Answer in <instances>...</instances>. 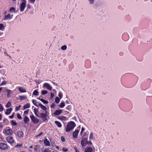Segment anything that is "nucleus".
I'll list each match as a JSON object with an SVG mask.
<instances>
[{"mask_svg":"<svg viewBox=\"0 0 152 152\" xmlns=\"http://www.w3.org/2000/svg\"><path fill=\"white\" fill-rule=\"evenodd\" d=\"M75 126V122L73 121L69 122L67 124L66 128V132H69L72 130Z\"/></svg>","mask_w":152,"mask_h":152,"instance_id":"obj_1","label":"nucleus"},{"mask_svg":"<svg viewBox=\"0 0 152 152\" xmlns=\"http://www.w3.org/2000/svg\"><path fill=\"white\" fill-rule=\"evenodd\" d=\"M3 133L7 135H11L13 133V131L9 127H6L3 131Z\"/></svg>","mask_w":152,"mask_h":152,"instance_id":"obj_2","label":"nucleus"},{"mask_svg":"<svg viewBox=\"0 0 152 152\" xmlns=\"http://www.w3.org/2000/svg\"><path fill=\"white\" fill-rule=\"evenodd\" d=\"M47 111H46L45 113H41L39 114V116L38 117L41 118L44 122H45L48 119V116L47 114Z\"/></svg>","mask_w":152,"mask_h":152,"instance_id":"obj_3","label":"nucleus"},{"mask_svg":"<svg viewBox=\"0 0 152 152\" xmlns=\"http://www.w3.org/2000/svg\"><path fill=\"white\" fill-rule=\"evenodd\" d=\"M26 0H22L20 6V10L21 12H23L24 10V9L26 7Z\"/></svg>","mask_w":152,"mask_h":152,"instance_id":"obj_4","label":"nucleus"},{"mask_svg":"<svg viewBox=\"0 0 152 152\" xmlns=\"http://www.w3.org/2000/svg\"><path fill=\"white\" fill-rule=\"evenodd\" d=\"M30 118L34 124H37L39 122V120L35 117L34 115L30 116Z\"/></svg>","mask_w":152,"mask_h":152,"instance_id":"obj_5","label":"nucleus"},{"mask_svg":"<svg viewBox=\"0 0 152 152\" xmlns=\"http://www.w3.org/2000/svg\"><path fill=\"white\" fill-rule=\"evenodd\" d=\"M88 143L87 138H82L81 142V144L83 147L86 146Z\"/></svg>","mask_w":152,"mask_h":152,"instance_id":"obj_6","label":"nucleus"},{"mask_svg":"<svg viewBox=\"0 0 152 152\" xmlns=\"http://www.w3.org/2000/svg\"><path fill=\"white\" fill-rule=\"evenodd\" d=\"M8 147L7 145L5 143H0V148L2 150H6L8 149Z\"/></svg>","mask_w":152,"mask_h":152,"instance_id":"obj_7","label":"nucleus"},{"mask_svg":"<svg viewBox=\"0 0 152 152\" xmlns=\"http://www.w3.org/2000/svg\"><path fill=\"white\" fill-rule=\"evenodd\" d=\"M6 140L7 142L10 144L13 143L15 141L13 138L10 136L7 137L6 138Z\"/></svg>","mask_w":152,"mask_h":152,"instance_id":"obj_8","label":"nucleus"},{"mask_svg":"<svg viewBox=\"0 0 152 152\" xmlns=\"http://www.w3.org/2000/svg\"><path fill=\"white\" fill-rule=\"evenodd\" d=\"M43 87L45 88L46 89L49 90H51L52 88L51 86L47 83H44L43 85Z\"/></svg>","mask_w":152,"mask_h":152,"instance_id":"obj_9","label":"nucleus"},{"mask_svg":"<svg viewBox=\"0 0 152 152\" xmlns=\"http://www.w3.org/2000/svg\"><path fill=\"white\" fill-rule=\"evenodd\" d=\"M79 132V131L78 130H76L73 132V135L74 138H77V137Z\"/></svg>","mask_w":152,"mask_h":152,"instance_id":"obj_10","label":"nucleus"},{"mask_svg":"<svg viewBox=\"0 0 152 152\" xmlns=\"http://www.w3.org/2000/svg\"><path fill=\"white\" fill-rule=\"evenodd\" d=\"M6 92L7 93V96L8 97H10V95L12 93V91L8 89H7L5 90Z\"/></svg>","mask_w":152,"mask_h":152,"instance_id":"obj_11","label":"nucleus"},{"mask_svg":"<svg viewBox=\"0 0 152 152\" xmlns=\"http://www.w3.org/2000/svg\"><path fill=\"white\" fill-rule=\"evenodd\" d=\"M12 17L13 15H11L10 14H8L4 18V20H10L12 18Z\"/></svg>","mask_w":152,"mask_h":152,"instance_id":"obj_12","label":"nucleus"},{"mask_svg":"<svg viewBox=\"0 0 152 152\" xmlns=\"http://www.w3.org/2000/svg\"><path fill=\"white\" fill-rule=\"evenodd\" d=\"M93 151V150L92 147H88L85 149L84 152H92Z\"/></svg>","mask_w":152,"mask_h":152,"instance_id":"obj_13","label":"nucleus"},{"mask_svg":"<svg viewBox=\"0 0 152 152\" xmlns=\"http://www.w3.org/2000/svg\"><path fill=\"white\" fill-rule=\"evenodd\" d=\"M62 110H57L55 111L54 114L55 115H58L62 112Z\"/></svg>","mask_w":152,"mask_h":152,"instance_id":"obj_14","label":"nucleus"},{"mask_svg":"<svg viewBox=\"0 0 152 152\" xmlns=\"http://www.w3.org/2000/svg\"><path fill=\"white\" fill-rule=\"evenodd\" d=\"M17 135L20 138L23 137V133L22 131L18 132L17 133Z\"/></svg>","mask_w":152,"mask_h":152,"instance_id":"obj_15","label":"nucleus"},{"mask_svg":"<svg viewBox=\"0 0 152 152\" xmlns=\"http://www.w3.org/2000/svg\"><path fill=\"white\" fill-rule=\"evenodd\" d=\"M38 106H39L42 110H45V111H47L46 110H47V108L46 106L43 105L41 103H39L38 104Z\"/></svg>","mask_w":152,"mask_h":152,"instance_id":"obj_16","label":"nucleus"},{"mask_svg":"<svg viewBox=\"0 0 152 152\" xmlns=\"http://www.w3.org/2000/svg\"><path fill=\"white\" fill-rule=\"evenodd\" d=\"M23 121L25 124H27L28 123L30 120L27 116H25L24 118Z\"/></svg>","mask_w":152,"mask_h":152,"instance_id":"obj_17","label":"nucleus"},{"mask_svg":"<svg viewBox=\"0 0 152 152\" xmlns=\"http://www.w3.org/2000/svg\"><path fill=\"white\" fill-rule=\"evenodd\" d=\"M18 89L19 91L20 92L24 93L26 92V89L22 87H19Z\"/></svg>","mask_w":152,"mask_h":152,"instance_id":"obj_18","label":"nucleus"},{"mask_svg":"<svg viewBox=\"0 0 152 152\" xmlns=\"http://www.w3.org/2000/svg\"><path fill=\"white\" fill-rule=\"evenodd\" d=\"M58 118L61 121H65L66 120L67 118L64 116H59Z\"/></svg>","mask_w":152,"mask_h":152,"instance_id":"obj_19","label":"nucleus"},{"mask_svg":"<svg viewBox=\"0 0 152 152\" xmlns=\"http://www.w3.org/2000/svg\"><path fill=\"white\" fill-rule=\"evenodd\" d=\"M44 143L46 146H50V145L49 141L47 139H46L44 140Z\"/></svg>","mask_w":152,"mask_h":152,"instance_id":"obj_20","label":"nucleus"},{"mask_svg":"<svg viewBox=\"0 0 152 152\" xmlns=\"http://www.w3.org/2000/svg\"><path fill=\"white\" fill-rule=\"evenodd\" d=\"M12 110V108L7 109V111L5 112V114L7 115L10 114V113Z\"/></svg>","mask_w":152,"mask_h":152,"instance_id":"obj_21","label":"nucleus"},{"mask_svg":"<svg viewBox=\"0 0 152 152\" xmlns=\"http://www.w3.org/2000/svg\"><path fill=\"white\" fill-rule=\"evenodd\" d=\"M55 123L58 127L60 128L61 127V124L59 122L57 121H55Z\"/></svg>","mask_w":152,"mask_h":152,"instance_id":"obj_22","label":"nucleus"},{"mask_svg":"<svg viewBox=\"0 0 152 152\" xmlns=\"http://www.w3.org/2000/svg\"><path fill=\"white\" fill-rule=\"evenodd\" d=\"M39 92H38V91L37 90H35L33 92V94L34 95H36V96H38L39 95Z\"/></svg>","mask_w":152,"mask_h":152,"instance_id":"obj_23","label":"nucleus"},{"mask_svg":"<svg viewBox=\"0 0 152 152\" xmlns=\"http://www.w3.org/2000/svg\"><path fill=\"white\" fill-rule=\"evenodd\" d=\"M30 105L29 104H25L24 105V109L25 110L26 108H28L30 107Z\"/></svg>","mask_w":152,"mask_h":152,"instance_id":"obj_24","label":"nucleus"},{"mask_svg":"<svg viewBox=\"0 0 152 152\" xmlns=\"http://www.w3.org/2000/svg\"><path fill=\"white\" fill-rule=\"evenodd\" d=\"M39 99L44 104H48V102L47 101H46L43 99H40L39 98Z\"/></svg>","mask_w":152,"mask_h":152,"instance_id":"obj_25","label":"nucleus"},{"mask_svg":"<svg viewBox=\"0 0 152 152\" xmlns=\"http://www.w3.org/2000/svg\"><path fill=\"white\" fill-rule=\"evenodd\" d=\"M20 100L25 99L26 98V96H20Z\"/></svg>","mask_w":152,"mask_h":152,"instance_id":"obj_26","label":"nucleus"},{"mask_svg":"<svg viewBox=\"0 0 152 152\" xmlns=\"http://www.w3.org/2000/svg\"><path fill=\"white\" fill-rule=\"evenodd\" d=\"M65 106V105L64 102H61L60 103L59 107H60L62 108L64 107Z\"/></svg>","mask_w":152,"mask_h":152,"instance_id":"obj_27","label":"nucleus"},{"mask_svg":"<svg viewBox=\"0 0 152 152\" xmlns=\"http://www.w3.org/2000/svg\"><path fill=\"white\" fill-rule=\"evenodd\" d=\"M60 99L58 97H56L55 99V102L57 104L58 103L60 102Z\"/></svg>","mask_w":152,"mask_h":152,"instance_id":"obj_28","label":"nucleus"},{"mask_svg":"<svg viewBox=\"0 0 152 152\" xmlns=\"http://www.w3.org/2000/svg\"><path fill=\"white\" fill-rule=\"evenodd\" d=\"M32 101L33 103L34 104V105H35L37 107H38V105H37V102L35 100L33 99Z\"/></svg>","mask_w":152,"mask_h":152,"instance_id":"obj_29","label":"nucleus"},{"mask_svg":"<svg viewBox=\"0 0 152 152\" xmlns=\"http://www.w3.org/2000/svg\"><path fill=\"white\" fill-rule=\"evenodd\" d=\"M4 29V27L2 24H0V30L3 31Z\"/></svg>","mask_w":152,"mask_h":152,"instance_id":"obj_30","label":"nucleus"},{"mask_svg":"<svg viewBox=\"0 0 152 152\" xmlns=\"http://www.w3.org/2000/svg\"><path fill=\"white\" fill-rule=\"evenodd\" d=\"M9 11L11 12H14L15 11V9L13 7H12L10 8Z\"/></svg>","mask_w":152,"mask_h":152,"instance_id":"obj_31","label":"nucleus"},{"mask_svg":"<svg viewBox=\"0 0 152 152\" xmlns=\"http://www.w3.org/2000/svg\"><path fill=\"white\" fill-rule=\"evenodd\" d=\"M38 110L36 109H34V112L35 115L38 117L39 116V115L37 113V112H38Z\"/></svg>","mask_w":152,"mask_h":152,"instance_id":"obj_32","label":"nucleus"},{"mask_svg":"<svg viewBox=\"0 0 152 152\" xmlns=\"http://www.w3.org/2000/svg\"><path fill=\"white\" fill-rule=\"evenodd\" d=\"M48 93V92L46 90H42L41 92V94L42 95H44Z\"/></svg>","mask_w":152,"mask_h":152,"instance_id":"obj_33","label":"nucleus"},{"mask_svg":"<svg viewBox=\"0 0 152 152\" xmlns=\"http://www.w3.org/2000/svg\"><path fill=\"white\" fill-rule=\"evenodd\" d=\"M67 48V47L66 45H64L61 47V49L63 50H65Z\"/></svg>","mask_w":152,"mask_h":152,"instance_id":"obj_34","label":"nucleus"},{"mask_svg":"<svg viewBox=\"0 0 152 152\" xmlns=\"http://www.w3.org/2000/svg\"><path fill=\"white\" fill-rule=\"evenodd\" d=\"M93 133L92 132H91L89 136V139L91 140L93 139Z\"/></svg>","mask_w":152,"mask_h":152,"instance_id":"obj_35","label":"nucleus"},{"mask_svg":"<svg viewBox=\"0 0 152 152\" xmlns=\"http://www.w3.org/2000/svg\"><path fill=\"white\" fill-rule=\"evenodd\" d=\"M7 83V81H3L0 84V86L5 85Z\"/></svg>","mask_w":152,"mask_h":152,"instance_id":"obj_36","label":"nucleus"},{"mask_svg":"<svg viewBox=\"0 0 152 152\" xmlns=\"http://www.w3.org/2000/svg\"><path fill=\"white\" fill-rule=\"evenodd\" d=\"M11 105V102H8V103H7V104L6 106V107L7 108H8V107H10Z\"/></svg>","mask_w":152,"mask_h":152,"instance_id":"obj_37","label":"nucleus"},{"mask_svg":"<svg viewBox=\"0 0 152 152\" xmlns=\"http://www.w3.org/2000/svg\"><path fill=\"white\" fill-rule=\"evenodd\" d=\"M11 122L12 124L13 125L16 126L17 125V123L16 122H15L13 121H11Z\"/></svg>","mask_w":152,"mask_h":152,"instance_id":"obj_38","label":"nucleus"},{"mask_svg":"<svg viewBox=\"0 0 152 152\" xmlns=\"http://www.w3.org/2000/svg\"><path fill=\"white\" fill-rule=\"evenodd\" d=\"M66 109L70 111L72 109L71 106L70 105L66 107Z\"/></svg>","mask_w":152,"mask_h":152,"instance_id":"obj_39","label":"nucleus"},{"mask_svg":"<svg viewBox=\"0 0 152 152\" xmlns=\"http://www.w3.org/2000/svg\"><path fill=\"white\" fill-rule=\"evenodd\" d=\"M21 106V105H20L18 107H16L15 108L16 110V111H19L20 109V107Z\"/></svg>","mask_w":152,"mask_h":152,"instance_id":"obj_40","label":"nucleus"},{"mask_svg":"<svg viewBox=\"0 0 152 152\" xmlns=\"http://www.w3.org/2000/svg\"><path fill=\"white\" fill-rule=\"evenodd\" d=\"M17 118L21 120L22 119V117L19 113L17 114Z\"/></svg>","mask_w":152,"mask_h":152,"instance_id":"obj_41","label":"nucleus"},{"mask_svg":"<svg viewBox=\"0 0 152 152\" xmlns=\"http://www.w3.org/2000/svg\"><path fill=\"white\" fill-rule=\"evenodd\" d=\"M3 107L1 104H0V112L2 111L3 110Z\"/></svg>","mask_w":152,"mask_h":152,"instance_id":"obj_42","label":"nucleus"},{"mask_svg":"<svg viewBox=\"0 0 152 152\" xmlns=\"http://www.w3.org/2000/svg\"><path fill=\"white\" fill-rule=\"evenodd\" d=\"M28 110H26L24 111L23 115H27L28 113Z\"/></svg>","mask_w":152,"mask_h":152,"instance_id":"obj_43","label":"nucleus"},{"mask_svg":"<svg viewBox=\"0 0 152 152\" xmlns=\"http://www.w3.org/2000/svg\"><path fill=\"white\" fill-rule=\"evenodd\" d=\"M90 4H93L94 2V0H88Z\"/></svg>","mask_w":152,"mask_h":152,"instance_id":"obj_44","label":"nucleus"},{"mask_svg":"<svg viewBox=\"0 0 152 152\" xmlns=\"http://www.w3.org/2000/svg\"><path fill=\"white\" fill-rule=\"evenodd\" d=\"M62 150L64 152H66L68 151V149L65 148H63L62 149Z\"/></svg>","mask_w":152,"mask_h":152,"instance_id":"obj_45","label":"nucleus"},{"mask_svg":"<svg viewBox=\"0 0 152 152\" xmlns=\"http://www.w3.org/2000/svg\"><path fill=\"white\" fill-rule=\"evenodd\" d=\"M50 95L51 99H52L55 96L54 94L53 93H51L50 94Z\"/></svg>","mask_w":152,"mask_h":152,"instance_id":"obj_46","label":"nucleus"},{"mask_svg":"<svg viewBox=\"0 0 152 152\" xmlns=\"http://www.w3.org/2000/svg\"><path fill=\"white\" fill-rule=\"evenodd\" d=\"M85 128H84L83 127H82V129H81V131L80 132V134L81 135L83 132V131L85 130Z\"/></svg>","mask_w":152,"mask_h":152,"instance_id":"obj_47","label":"nucleus"},{"mask_svg":"<svg viewBox=\"0 0 152 152\" xmlns=\"http://www.w3.org/2000/svg\"><path fill=\"white\" fill-rule=\"evenodd\" d=\"M55 106V104L54 103H53L52 104L50 105V107L51 108H53Z\"/></svg>","mask_w":152,"mask_h":152,"instance_id":"obj_48","label":"nucleus"},{"mask_svg":"<svg viewBox=\"0 0 152 152\" xmlns=\"http://www.w3.org/2000/svg\"><path fill=\"white\" fill-rule=\"evenodd\" d=\"M61 140L63 142H64L65 141V138L63 136L61 137Z\"/></svg>","mask_w":152,"mask_h":152,"instance_id":"obj_49","label":"nucleus"},{"mask_svg":"<svg viewBox=\"0 0 152 152\" xmlns=\"http://www.w3.org/2000/svg\"><path fill=\"white\" fill-rule=\"evenodd\" d=\"M58 96L60 98V99H61L62 98L63 94L62 93H59Z\"/></svg>","mask_w":152,"mask_h":152,"instance_id":"obj_50","label":"nucleus"},{"mask_svg":"<svg viewBox=\"0 0 152 152\" xmlns=\"http://www.w3.org/2000/svg\"><path fill=\"white\" fill-rule=\"evenodd\" d=\"M74 149H75V152H80L79 151L77 150V148L76 147H74Z\"/></svg>","mask_w":152,"mask_h":152,"instance_id":"obj_51","label":"nucleus"},{"mask_svg":"<svg viewBox=\"0 0 152 152\" xmlns=\"http://www.w3.org/2000/svg\"><path fill=\"white\" fill-rule=\"evenodd\" d=\"M42 134H43V133L42 132H41L38 135H37L36 136V137H39L41 135H42Z\"/></svg>","mask_w":152,"mask_h":152,"instance_id":"obj_52","label":"nucleus"},{"mask_svg":"<svg viewBox=\"0 0 152 152\" xmlns=\"http://www.w3.org/2000/svg\"><path fill=\"white\" fill-rule=\"evenodd\" d=\"M52 83L54 84V85H55V86H58V85L57 84V83H55L54 82H52Z\"/></svg>","mask_w":152,"mask_h":152,"instance_id":"obj_53","label":"nucleus"},{"mask_svg":"<svg viewBox=\"0 0 152 152\" xmlns=\"http://www.w3.org/2000/svg\"><path fill=\"white\" fill-rule=\"evenodd\" d=\"M10 118H12L14 117V114H13L11 116H9V117Z\"/></svg>","mask_w":152,"mask_h":152,"instance_id":"obj_54","label":"nucleus"},{"mask_svg":"<svg viewBox=\"0 0 152 152\" xmlns=\"http://www.w3.org/2000/svg\"><path fill=\"white\" fill-rule=\"evenodd\" d=\"M29 1L31 3H33L35 2V0H29Z\"/></svg>","mask_w":152,"mask_h":152,"instance_id":"obj_55","label":"nucleus"},{"mask_svg":"<svg viewBox=\"0 0 152 152\" xmlns=\"http://www.w3.org/2000/svg\"><path fill=\"white\" fill-rule=\"evenodd\" d=\"M4 54L5 55V56H7L8 55L7 53L6 52V51H5L4 52Z\"/></svg>","mask_w":152,"mask_h":152,"instance_id":"obj_56","label":"nucleus"},{"mask_svg":"<svg viewBox=\"0 0 152 152\" xmlns=\"http://www.w3.org/2000/svg\"><path fill=\"white\" fill-rule=\"evenodd\" d=\"M43 152H50V151L48 150L45 149L44 151Z\"/></svg>","mask_w":152,"mask_h":152,"instance_id":"obj_57","label":"nucleus"},{"mask_svg":"<svg viewBox=\"0 0 152 152\" xmlns=\"http://www.w3.org/2000/svg\"><path fill=\"white\" fill-rule=\"evenodd\" d=\"M31 6L30 5H28L27 7V9H30L31 8Z\"/></svg>","mask_w":152,"mask_h":152,"instance_id":"obj_58","label":"nucleus"},{"mask_svg":"<svg viewBox=\"0 0 152 152\" xmlns=\"http://www.w3.org/2000/svg\"><path fill=\"white\" fill-rule=\"evenodd\" d=\"M66 103H67L68 104H69V101L67 100L66 101Z\"/></svg>","mask_w":152,"mask_h":152,"instance_id":"obj_59","label":"nucleus"},{"mask_svg":"<svg viewBox=\"0 0 152 152\" xmlns=\"http://www.w3.org/2000/svg\"><path fill=\"white\" fill-rule=\"evenodd\" d=\"M87 143H88V144H90L91 145L92 144V142L90 141H89Z\"/></svg>","mask_w":152,"mask_h":152,"instance_id":"obj_60","label":"nucleus"},{"mask_svg":"<svg viewBox=\"0 0 152 152\" xmlns=\"http://www.w3.org/2000/svg\"><path fill=\"white\" fill-rule=\"evenodd\" d=\"M2 119V115L0 114V120H1Z\"/></svg>","mask_w":152,"mask_h":152,"instance_id":"obj_61","label":"nucleus"},{"mask_svg":"<svg viewBox=\"0 0 152 152\" xmlns=\"http://www.w3.org/2000/svg\"><path fill=\"white\" fill-rule=\"evenodd\" d=\"M2 88L1 87V88H0V92H1V90H2Z\"/></svg>","mask_w":152,"mask_h":152,"instance_id":"obj_62","label":"nucleus"},{"mask_svg":"<svg viewBox=\"0 0 152 152\" xmlns=\"http://www.w3.org/2000/svg\"><path fill=\"white\" fill-rule=\"evenodd\" d=\"M7 56H8L9 57H10V58H11V56L10 55H8Z\"/></svg>","mask_w":152,"mask_h":152,"instance_id":"obj_63","label":"nucleus"},{"mask_svg":"<svg viewBox=\"0 0 152 152\" xmlns=\"http://www.w3.org/2000/svg\"><path fill=\"white\" fill-rule=\"evenodd\" d=\"M56 148H57L58 149H59V147L58 146H56Z\"/></svg>","mask_w":152,"mask_h":152,"instance_id":"obj_64","label":"nucleus"}]
</instances>
